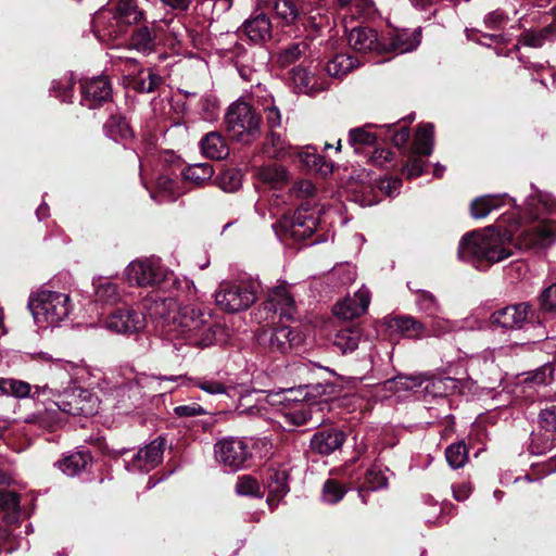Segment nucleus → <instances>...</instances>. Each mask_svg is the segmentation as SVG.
<instances>
[{"instance_id":"1","label":"nucleus","mask_w":556,"mask_h":556,"mask_svg":"<svg viewBox=\"0 0 556 556\" xmlns=\"http://www.w3.org/2000/svg\"><path fill=\"white\" fill-rule=\"evenodd\" d=\"M514 229L489 226L467 232L459 241L458 257L478 269L500 263L513 255Z\"/></svg>"},{"instance_id":"2","label":"nucleus","mask_w":556,"mask_h":556,"mask_svg":"<svg viewBox=\"0 0 556 556\" xmlns=\"http://www.w3.org/2000/svg\"><path fill=\"white\" fill-rule=\"evenodd\" d=\"M182 296L176 313L174 314L173 324L168 328L172 339L181 338L186 344L205 348L214 344L216 332L219 327L213 320L208 313L197 307L193 303L199 301L188 300L186 292H178Z\"/></svg>"},{"instance_id":"43","label":"nucleus","mask_w":556,"mask_h":556,"mask_svg":"<svg viewBox=\"0 0 556 556\" xmlns=\"http://www.w3.org/2000/svg\"><path fill=\"white\" fill-rule=\"evenodd\" d=\"M178 194L176 182L168 176L163 175L156 179V190L151 192V198L159 203L173 202Z\"/></svg>"},{"instance_id":"63","label":"nucleus","mask_w":556,"mask_h":556,"mask_svg":"<svg viewBox=\"0 0 556 556\" xmlns=\"http://www.w3.org/2000/svg\"><path fill=\"white\" fill-rule=\"evenodd\" d=\"M193 386L211 395L224 394L227 391L222 382L206 378L194 379Z\"/></svg>"},{"instance_id":"53","label":"nucleus","mask_w":556,"mask_h":556,"mask_svg":"<svg viewBox=\"0 0 556 556\" xmlns=\"http://www.w3.org/2000/svg\"><path fill=\"white\" fill-rule=\"evenodd\" d=\"M445 457L451 468L458 469L464 467L468 462L467 445L464 441L448 445L445 451Z\"/></svg>"},{"instance_id":"41","label":"nucleus","mask_w":556,"mask_h":556,"mask_svg":"<svg viewBox=\"0 0 556 556\" xmlns=\"http://www.w3.org/2000/svg\"><path fill=\"white\" fill-rule=\"evenodd\" d=\"M257 177L263 182L271 187H278L286 184L289 179L288 170L275 163L264 165L258 168Z\"/></svg>"},{"instance_id":"10","label":"nucleus","mask_w":556,"mask_h":556,"mask_svg":"<svg viewBox=\"0 0 556 556\" xmlns=\"http://www.w3.org/2000/svg\"><path fill=\"white\" fill-rule=\"evenodd\" d=\"M256 340L263 349L271 353L287 354L303 342V336L287 325H265L257 331Z\"/></svg>"},{"instance_id":"54","label":"nucleus","mask_w":556,"mask_h":556,"mask_svg":"<svg viewBox=\"0 0 556 556\" xmlns=\"http://www.w3.org/2000/svg\"><path fill=\"white\" fill-rule=\"evenodd\" d=\"M348 492V489L334 479L325 481L321 491V501L327 504L339 503Z\"/></svg>"},{"instance_id":"34","label":"nucleus","mask_w":556,"mask_h":556,"mask_svg":"<svg viewBox=\"0 0 556 556\" xmlns=\"http://www.w3.org/2000/svg\"><path fill=\"white\" fill-rule=\"evenodd\" d=\"M362 329L359 327H348L340 329L333 339V345L343 355L354 352L361 342Z\"/></svg>"},{"instance_id":"13","label":"nucleus","mask_w":556,"mask_h":556,"mask_svg":"<svg viewBox=\"0 0 556 556\" xmlns=\"http://www.w3.org/2000/svg\"><path fill=\"white\" fill-rule=\"evenodd\" d=\"M54 405L68 415L88 417L98 413L100 401L91 391L75 387L59 394Z\"/></svg>"},{"instance_id":"4","label":"nucleus","mask_w":556,"mask_h":556,"mask_svg":"<svg viewBox=\"0 0 556 556\" xmlns=\"http://www.w3.org/2000/svg\"><path fill=\"white\" fill-rule=\"evenodd\" d=\"M125 276L130 285L159 287L163 291L186 292L188 300L198 299V290L192 280L176 276L155 257L132 261L126 267Z\"/></svg>"},{"instance_id":"15","label":"nucleus","mask_w":556,"mask_h":556,"mask_svg":"<svg viewBox=\"0 0 556 556\" xmlns=\"http://www.w3.org/2000/svg\"><path fill=\"white\" fill-rule=\"evenodd\" d=\"M329 404L324 401L303 402L282 414L289 427L308 426L317 428L328 420Z\"/></svg>"},{"instance_id":"30","label":"nucleus","mask_w":556,"mask_h":556,"mask_svg":"<svg viewBox=\"0 0 556 556\" xmlns=\"http://www.w3.org/2000/svg\"><path fill=\"white\" fill-rule=\"evenodd\" d=\"M514 203V199L508 198L507 194H486L472 200L470 204V214L473 218H484L490 213L502 206Z\"/></svg>"},{"instance_id":"45","label":"nucleus","mask_w":556,"mask_h":556,"mask_svg":"<svg viewBox=\"0 0 556 556\" xmlns=\"http://www.w3.org/2000/svg\"><path fill=\"white\" fill-rule=\"evenodd\" d=\"M291 79L298 92L304 94H314L320 89L315 86L314 76L309 75L305 68L301 66L291 70Z\"/></svg>"},{"instance_id":"51","label":"nucleus","mask_w":556,"mask_h":556,"mask_svg":"<svg viewBox=\"0 0 556 556\" xmlns=\"http://www.w3.org/2000/svg\"><path fill=\"white\" fill-rule=\"evenodd\" d=\"M267 143L273 149L270 155L276 159L295 156L298 148L290 146L279 134L271 131L267 138Z\"/></svg>"},{"instance_id":"35","label":"nucleus","mask_w":556,"mask_h":556,"mask_svg":"<svg viewBox=\"0 0 556 556\" xmlns=\"http://www.w3.org/2000/svg\"><path fill=\"white\" fill-rule=\"evenodd\" d=\"M200 148L204 155L215 160L224 159L228 154L227 144L217 131L206 134L200 141Z\"/></svg>"},{"instance_id":"62","label":"nucleus","mask_w":556,"mask_h":556,"mask_svg":"<svg viewBox=\"0 0 556 556\" xmlns=\"http://www.w3.org/2000/svg\"><path fill=\"white\" fill-rule=\"evenodd\" d=\"M420 154H413L409 156L406 164L403 166L402 172L407 178L420 176L426 166V162L420 159Z\"/></svg>"},{"instance_id":"29","label":"nucleus","mask_w":556,"mask_h":556,"mask_svg":"<svg viewBox=\"0 0 556 556\" xmlns=\"http://www.w3.org/2000/svg\"><path fill=\"white\" fill-rule=\"evenodd\" d=\"M420 43V35L418 31L408 29H394L388 34V42H386L384 52H393L403 54L416 49Z\"/></svg>"},{"instance_id":"9","label":"nucleus","mask_w":556,"mask_h":556,"mask_svg":"<svg viewBox=\"0 0 556 556\" xmlns=\"http://www.w3.org/2000/svg\"><path fill=\"white\" fill-rule=\"evenodd\" d=\"M258 290L254 281H223L215 291V303L225 312L239 313L256 301Z\"/></svg>"},{"instance_id":"48","label":"nucleus","mask_w":556,"mask_h":556,"mask_svg":"<svg viewBox=\"0 0 556 556\" xmlns=\"http://www.w3.org/2000/svg\"><path fill=\"white\" fill-rule=\"evenodd\" d=\"M341 8H346L352 16L370 18L376 14L372 0H337Z\"/></svg>"},{"instance_id":"44","label":"nucleus","mask_w":556,"mask_h":556,"mask_svg":"<svg viewBox=\"0 0 556 556\" xmlns=\"http://www.w3.org/2000/svg\"><path fill=\"white\" fill-rule=\"evenodd\" d=\"M33 386L14 378L0 379V392L16 399H27L31 395Z\"/></svg>"},{"instance_id":"21","label":"nucleus","mask_w":556,"mask_h":556,"mask_svg":"<svg viewBox=\"0 0 556 556\" xmlns=\"http://www.w3.org/2000/svg\"><path fill=\"white\" fill-rule=\"evenodd\" d=\"M165 448L164 439H155L144 447L140 448L131 458L126 462V468L129 471L149 472L155 468L163 458Z\"/></svg>"},{"instance_id":"24","label":"nucleus","mask_w":556,"mask_h":556,"mask_svg":"<svg viewBox=\"0 0 556 556\" xmlns=\"http://www.w3.org/2000/svg\"><path fill=\"white\" fill-rule=\"evenodd\" d=\"M112 97V86L104 76L93 77L81 85L83 106L96 109L108 102Z\"/></svg>"},{"instance_id":"32","label":"nucleus","mask_w":556,"mask_h":556,"mask_svg":"<svg viewBox=\"0 0 556 556\" xmlns=\"http://www.w3.org/2000/svg\"><path fill=\"white\" fill-rule=\"evenodd\" d=\"M288 470L285 467H270L267 472V489L269 505L278 503L290 491L288 484Z\"/></svg>"},{"instance_id":"55","label":"nucleus","mask_w":556,"mask_h":556,"mask_svg":"<svg viewBox=\"0 0 556 556\" xmlns=\"http://www.w3.org/2000/svg\"><path fill=\"white\" fill-rule=\"evenodd\" d=\"M372 126L371 124H367L363 127L352 128L349 131V142L354 147L355 151L358 150V147L375 144L377 137L368 130V128Z\"/></svg>"},{"instance_id":"46","label":"nucleus","mask_w":556,"mask_h":556,"mask_svg":"<svg viewBox=\"0 0 556 556\" xmlns=\"http://www.w3.org/2000/svg\"><path fill=\"white\" fill-rule=\"evenodd\" d=\"M182 175L186 180L202 186L213 177L214 169L208 163H197L186 167Z\"/></svg>"},{"instance_id":"64","label":"nucleus","mask_w":556,"mask_h":556,"mask_svg":"<svg viewBox=\"0 0 556 556\" xmlns=\"http://www.w3.org/2000/svg\"><path fill=\"white\" fill-rule=\"evenodd\" d=\"M540 305L544 312H556V282L541 292Z\"/></svg>"},{"instance_id":"50","label":"nucleus","mask_w":556,"mask_h":556,"mask_svg":"<svg viewBox=\"0 0 556 556\" xmlns=\"http://www.w3.org/2000/svg\"><path fill=\"white\" fill-rule=\"evenodd\" d=\"M556 34V24H549L541 30L526 31L519 42L531 48H540Z\"/></svg>"},{"instance_id":"61","label":"nucleus","mask_w":556,"mask_h":556,"mask_svg":"<svg viewBox=\"0 0 556 556\" xmlns=\"http://www.w3.org/2000/svg\"><path fill=\"white\" fill-rule=\"evenodd\" d=\"M431 318L432 321L429 326V330L432 336L442 337L444 334L453 332L457 328V324L455 321L440 318L439 315Z\"/></svg>"},{"instance_id":"28","label":"nucleus","mask_w":556,"mask_h":556,"mask_svg":"<svg viewBox=\"0 0 556 556\" xmlns=\"http://www.w3.org/2000/svg\"><path fill=\"white\" fill-rule=\"evenodd\" d=\"M345 442V433L336 428L316 432L311 439V448L320 455H330Z\"/></svg>"},{"instance_id":"22","label":"nucleus","mask_w":556,"mask_h":556,"mask_svg":"<svg viewBox=\"0 0 556 556\" xmlns=\"http://www.w3.org/2000/svg\"><path fill=\"white\" fill-rule=\"evenodd\" d=\"M532 316L528 303H519L497 309L491 315V324L503 329H520Z\"/></svg>"},{"instance_id":"6","label":"nucleus","mask_w":556,"mask_h":556,"mask_svg":"<svg viewBox=\"0 0 556 556\" xmlns=\"http://www.w3.org/2000/svg\"><path fill=\"white\" fill-rule=\"evenodd\" d=\"M28 307L39 328L59 326L73 309L71 298L66 293L40 290L31 294Z\"/></svg>"},{"instance_id":"39","label":"nucleus","mask_w":556,"mask_h":556,"mask_svg":"<svg viewBox=\"0 0 556 556\" xmlns=\"http://www.w3.org/2000/svg\"><path fill=\"white\" fill-rule=\"evenodd\" d=\"M105 135L115 142L131 138L132 131L125 117L112 115L104 124Z\"/></svg>"},{"instance_id":"20","label":"nucleus","mask_w":556,"mask_h":556,"mask_svg":"<svg viewBox=\"0 0 556 556\" xmlns=\"http://www.w3.org/2000/svg\"><path fill=\"white\" fill-rule=\"evenodd\" d=\"M309 203L303 202L290 220H285L283 228L295 240L309 238L317 229L319 218L314 213L308 214Z\"/></svg>"},{"instance_id":"19","label":"nucleus","mask_w":556,"mask_h":556,"mask_svg":"<svg viewBox=\"0 0 556 556\" xmlns=\"http://www.w3.org/2000/svg\"><path fill=\"white\" fill-rule=\"evenodd\" d=\"M108 330L122 334H131L146 327V316L131 307H122L113 311L105 319Z\"/></svg>"},{"instance_id":"36","label":"nucleus","mask_w":556,"mask_h":556,"mask_svg":"<svg viewBox=\"0 0 556 556\" xmlns=\"http://www.w3.org/2000/svg\"><path fill=\"white\" fill-rule=\"evenodd\" d=\"M361 62L348 53H337L326 64L328 75L341 78L356 68Z\"/></svg>"},{"instance_id":"52","label":"nucleus","mask_w":556,"mask_h":556,"mask_svg":"<svg viewBox=\"0 0 556 556\" xmlns=\"http://www.w3.org/2000/svg\"><path fill=\"white\" fill-rule=\"evenodd\" d=\"M416 305L420 312L429 317H435L442 311L438 299L431 292L426 290L417 291Z\"/></svg>"},{"instance_id":"18","label":"nucleus","mask_w":556,"mask_h":556,"mask_svg":"<svg viewBox=\"0 0 556 556\" xmlns=\"http://www.w3.org/2000/svg\"><path fill=\"white\" fill-rule=\"evenodd\" d=\"M29 356L33 361L49 363L52 374L64 382L81 381L88 374L87 367L83 361H66L54 357L52 354L42 351L30 353Z\"/></svg>"},{"instance_id":"31","label":"nucleus","mask_w":556,"mask_h":556,"mask_svg":"<svg viewBox=\"0 0 556 556\" xmlns=\"http://www.w3.org/2000/svg\"><path fill=\"white\" fill-rule=\"evenodd\" d=\"M292 160H298L307 170L320 174L321 176L331 174L333 169L332 163L317 154L316 150L312 147L298 148L295 156Z\"/></svg>"},{"instance_id":"59","label":"nucleus","mask_w":556,"mask_h":556,"mask_svg":"<svg viewBox=\"0 0 556 556\" xmlns=\"http://www.w3.org/2000/svg\"><path fill=\"white\" fill-rule=\"evenodd\" d=\"M555 444L556 440H554V435L551 433H532L529 448L532 454L542 455L549 451Z\"/></svg>"},{"instance_id":"23","label":"nucleus","mask_w":556,"mask_h":556,"mask_svg":"<svg viewBox=\"0 0 556 556\" xmlns=\"http://www.w3.org/2000/svg\"><path fill=\"white\" fill-rule=\"evenodd\" d=\"M349 46L359 53H384L386 41L378 36V33L365 26L354 27L348 36Z\"/></svg>"},{"instance_id":"25","label":"nucleus","mask_w":556,"mask_h":556,"mask_svg":"<svg viewBox=\"0 0 556 556\" xmlns=\"http://www.w3.org/2000/svg\"><path fill=\"white\" fill-rule=\"evenodd\" d=\"M261 312L271 313L273 315L278 314L280 318H292L295 312L294 300L286 285L278 286L269 292L268 299L263 303Z\"/></svg>"},{"instance_id":"37","label":"nucleus","mask_w":556,"mask_h":556,"mask_svg":"<svg viewBox=\"0 0 556 556\" xmlns=\"http://www.w3.org/2000/svg\"><path fill=\"white\" fill-rule=\"evenodd\" d=\"M433 150V125L430 123L422 124L418 127L413 146L412 153L428 156Z\"/></svg>"},{"instance_id":"12","label":"nucleus","mask_w":556,"mask_h":556,"mask_svg":"<svg viewBox=\"0 0 556 556\" xmlns=\"http://www.w3.org/2000/svg\"><path fill=\"white\" fill-rule=\"evenodd\" d=\"M163 26H166L170 30L177 43H182L184 38L187 35V29L184 26L175 29V27H172V22L159 23L154 21L151 26L143 25L135 29L127 49L136 50L144 55L154 52L160 33L163 30Z\"/></svg>"},{"instance_id":"56","label":"nucleus","mask_w":556,"mask_h":556,"mask_svg":"<svg viewBox=\"0 0 556 556\" xmlns=\"http://www.w3.org/2000/svg\"><path fill=\"white\" fill-rule=\"evenodd\" d=\"M0 509L7 511L3 519L7 522H13L17 519L20 509V497L15 492L0 493Z\"/></svg>"},{"instance_id":"5","label":"nucleus","mask_w":556,"mask_h":556,"mask_svg":"<svg viewBox=\"0 0 556 556\" xmlns=\"http://www.w3.org/2000/svg\"><path fill=\"white\" fill-rule=\"evenodd\" d=\"M144 20L139 0H118L114 9H102L93 17V31L100 40L124 35L128 27Z\"/></svg>"},{"instance_id":"3","label":"nucleus","mask_w":556,"mask_h":556,"mask_svg":"<svg viewBox=\"0 0 556 556\" xmlns=\"http://www.w3.org/2000/svg\"><path fill=\"white\" fill-rule=\"evenodd\" d=\"M526 206L533 220L521 227L515 238L516 244L525 250L548 249L556 243V226L549 219L539 218V210L556 214V199L548 192L535 190L527 199Z\"/></svg>"},{"instance_id":"60","label":"nucleus","mask_w":556,"mask_h":556,"mask_svg":"<svg viewBox=\"0 0 556 556\" xmlns=\"http://www.w3.org/2000/svg\"><path fill=\"white\" fill-rule=\"evenodd\" d=\"M236 492L241 496H262L257 480L248 475L238 477Z\"/></svg>"},{"instance_id":"11","label":"nucleus","mask_w":556,"mask_h":556,"mask_svg":"<svg viewBox=\"0 0 556 556\" xmlns=\"http://www.w3.org/2000/svg\"><path fill=\"white\" fill-rule=\"evenodd\" d=\"M214 454L216 462L226 470H240L252 456L251 440L238 437H226L215 443Z\"/></svg>"},{"instance_id":"57","label":"nucleus","mask_w":556,"mask_h":556,"mask_svg":"<svg viewBox=\"0 0 556 556\" xmlns=\"http://www.w3.org/2000/svg\"><path fill=\"white\" fill-rule=\"evenodd\" d=\"M395 325L402 333L409 338H420L426 332L425 325L410 316L396 318Z\"/></svg>"},{"instance_id":"33","label":"nucleus","mask_w":556,"mask_h":556,"mask_svg":"<svg viewBox=\"0 0 556 556\" xmlns=\"http://www.w3.org/2000/svg\"><path fill=\"white\" fill-rule=\"evenodd\" d=\"M94 300L98 303L114 305L122 300V292L118 286L108 278L99 277L93 279Z\"/></svg>"},{"instance_id":"40","label":"nucleus","mask_w":556,"mask_h":556,"mask_svg":"<svg viewBox=\"0 0 556 556\" xmlns=\"http://www.w3.org/2000/svg\"><path fill=\"white\" fill-rule=\"evenodd\" d=\"M90 460V454L87 451H80L66 456L58 465L62 472L73 477L83 471Z\"/></svg>"},{"instance_id":"16","label":"nucleus","mask_w":556,"mask_h":556,"mask_svg":"<svg viewBox=\"0 0 556 556\" xmlns=\"http://www.w3.org/2000/svg\"><path fill=\"white\" fill-rule=\"evenodd\" d=\"M176 295L177 298L166 296L159 291L149 293L141 302L143 314L168 331L170 324H173L172 317H174L180 301H182V296H179L177 291Z\"/></svg>"},{"instance_id":"42","label":"nucleus","mask_w":556,"mask_h":556,"mask_svg":"<svg viewBox=\"0 0 556 556\" xmlns=\"http://www.w3.org/2000/svg\"><path fill=\"white\" fill-rule=\"evenodd\" d=\"M307 51V43L304 41L293 42L283 47L276 56V63L280 67H287L301 60Z\"/></svg>"},{"instance_id":"14","label":"nucleus","mask_w":556,"mask_h":556,"mask_svg":"<svg viewBox=\"0 0 556 556\" xmlns=\"http://www.w3.org/2000/svg\"><path fill=\"white\" fill-rule=\"evenodd\" d=\"M113 388L117 393H128V396L140 395L142 389L154 384L157 381L175 382L179 376H148L143 372L136 371L130 366L121 367L113 374Z\"/></svg>"},{"instance_id":"58","label":"nucleus","mask_w":556,"mask_h":556,"mask_svg":"<svg viewBox=\"0 0 556 556\" xmlns=\"http://www.w3.org/2000/svg\"><path fill=\"white\" fill-rule=\"evenodd\" d=\"M219 188L225 192H236L241 188L242 175L236 168L224 170L217 178Z\"/></svg>"},{"instance_id":"8","label":"nucleus","mask_w":556,"mask_h":556,"mask_svg":"<svg viewBox=\"0 0 556 556\" xmlns=\"http://www.w3.org/2000/svg\"><path fill=\"white\" fill-rule=\"evenodd\" d=\"M321 0H273L276 17L283 25H302L304 28L317 29L323 25V17L315 14Z\"/></svg>"},{"instance_id":"38","label":"nucleus","mask_w":556,"mask_h":556,"mask_svg":"<svg viewBox=\"0 0 556 556\" xmlns=\"http://www.w3.org/2000/svg\"><path fill=\"white\" fill-rule=\"evenodd\" d=\"M388 485V478L380 467L372 465L365 473L363 485L358 490V494L363 503H366L365 493L368 491H377Z\"/></svg>"},{"instance_id":"7","label":"nucleus","mask_w":556,"mask_h":556,"mask_svg":"<svg viewBox=\"0 0 556 556\" xmlns=\"http://www.w3.org/2000/svg\"><path fill=\"white\" fill-rule=\"evenodd\" d=\"M226 130L232 140L251 143L261 135V117L245 101L231 103L225 115Z\"/></svg>"},{"instance_id":"26","label":"nucleus","mask_w":556,"mask_h":556,"mask_svg":"<svg viewBox=\"0 0 556 556\" xmlns=\"http://www.w3.org/2000/svg\"><path fill=\"white\" fill-rule=\"evenodd\" d=\"M370 303V293L366 288L357 290L353 296H346L333 306V314L349 320L363 315Z\"/></svg>"},{"instance_id":"27","label":"nucleus","mask_w":556,"mask_h":556,"mask_svg":"<svg viewBox=\"0 0 556 556\" xmlns=\"http://www.w3.org/2000/svg\"><path fill=\"white\" fill-rule=\"evenodd\" d=\"M251 42L263 45L271 39L273 25L267 14L263 12L251 15L240 27Z\"/></svg>"},{"instance_id":"47","label":"nucleus","mask_w":556,"mask_h":556,"mask_svg":"<svg viewBox=\"0 0 556 556\" xmlns=\"http://www.w3.org/2000/svg\"><path fill=\"white\" fill-rule=\"evenodd\" d=\"M75 78L72 73L63 75L61 78L52 81L50 94L60 99L62 102H68L73 98V88Z\"/></svg>"},{"instance_id":"49","label":"nucleus","mask_w":556,"mask_h":556,"mask_svg":"<svg viewBox=\"0 0 556 556\" xmlns=\"http://www.w3.org/2000/svg\"><path fill=\"white\" fill-rule=\"evenodd\" d=\"M422 382L424 378L421 375H399L395 378L386 381V388L393 392L414 391L421 387Z\"/></svg>"},{"instance_id":"17","label":"nucleus","mask_w":556,"mask_h":556,"mask_svg":"<svg viewBox=\"0 0 556 556\" xmlns=\"http://www.w3.org/2000/svg\"><path fill=\"white\" fill-rule=\"evenodd\" d=\"M112 58L124 65L128 84L135 91L150 93L162 85L163 78L152 68H140L136 59L119 53L112 54Z\"/></svg>"}]
</instances>
